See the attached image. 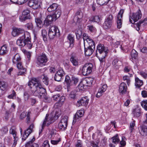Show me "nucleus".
I'll return each instance as SVG.
<instances>
[{
	"mask_svg": "<svg viewBox=\"0 0 147 147\" xmlns=\"http://www.w3.org/2000/svg\"><path fill=\"white\" fill-rule=\"evenodd\" d=\"M76 16L74 17V22L79 23L83 17V14L80 11H77L76 13Z\"/></svg>",
	"mask_w": 147,
	"mask_h": 147,
	"instance_id": "20",
	"label": "nucleus"
},
{
	"mask_svg": "<svg viewBox=\"0 0 147 147\" xmlns=\"http://www.w3.org/2000/svg\"><path fill=\"white\" fill-rule=\"evenodd\" d=\"M68 117L67 116L63 117L58 124L59 129H66L67 125Z\"/></svg>",
	"mask_w": 147,
	"mask_h": 147,
	"instance_id": "12",
	"label": "nucleus"
},
{
	"mask_svg": "<svg viewBox=\"0 0 147 147\" xmlns=\"http://www.w3.org/2000/svg\"><path fill=\"white\" fill-rule=\"evenodd\" d=\"M62 105L59 102H58L55 103L54 105V108L55 109H59V107H61L62 106Z\"/></svg>",
	"mask_w": 147,
	"mask_h": 147,
	"instance_id": "56",
	"label": "nucleus"
},
{
	"mask_svg": "<svg viewBox=\"0 0 147 147\" xmlns=\"http://www.w3.org/2000/svg\"><path fill=\"white\" fill-rule=\"evenodd\" d=\"M48 59L46 55L43 53L40 54L36 57V64L39 67L45 66L48 61Z\"/></svg>",
	"mask_w": 147,
	"mask_h": 147,
	"instance_id": "4",
	"label": "nucleus"
},
{
	"mask_svg": "<svg viewBox=\"0 0 147 147\" xmlns=\"http://www.w3.org/2000/svg\"><path fill=\"white\" fill-rule=\"evenodd\" d=\"M33 94L39 98H44L46 93L45 89L42 87L40 82L37 79L33 78L28 83Z\"/></svg>",
	"mask_w": 147,
	"mask_h": 147,
	"instance_id": "2",
	"label": "nucleus"
},
{
	"mask_svg": "<svg viewBox=\"0 0 147 147\" xmlns=\"http://www.w3.org/2000/svg\"><path fill=\"white\" fill-rule=\"evenodd\" d=\"M76 147H81L83 146L82 144L81 140H78L77 144L76 145Z\"/></svg>",
	"mask_w": 147,
	"mask_h": 147,
	"instance_id": "61",
	"label": "nucleus"
},
{
	"mask_svg": "<svg viewBox=\"0 0 147 147\" xmlns=\"http://www.w3.org/2000/svg\"><path fill=\"white\" fill-rule=\"evenodd\" d=\"M9 132L11 134L13 135L14 139L13 145L16 146L17 144V141L18 140V137L17 136V132L15 129H10Z\"/></svg>",
	"mask_w": 147,
	"mask_h": 147,
	"instance_id": "21",
	"label": "nucleus"
},
{
	"mask_svg": "<svg viewBox=\"0 0 147 147\" xmlns=\"http://www.w3.org/2000/svg\"><path fill=\"white\" fill-rule=\"evenodd\" d=\"M86 42L88 44V46H95V44L94 41L90 37L88 38L86 41Z\"/></svg>",
	"mask_w": 147,
	"mask_h": 147,
	"instance_id": "42",
	"label": "nucleus"
},
{
	"mask_svg": "<svg viewBox=\"0 0 147 147\" xmlns=\"http://www.w3.org/2000/svg\"><path fill=\"white\" fill-rule=\"evenodd\" d=\"M20 131L21 135H22V141H24L26 139L30 134L32 132V129H26L23 133L22 132V129H20Z\"/></svg>",
	"mask_w": 147,
	"mask_h": 147,
	"instance_id": "15",
	"label": "nucleus"
},
{
	"mask_svg": "<svg viewBox=\"0 0 147 147\" xmlns=\"http://www.w3.org/2000/svg\"><path fill=\"white\" fill-rule=\"evenodd\" d=\"M7 88V86L5 83L3 81H0V88L3 91L5 90Z\"/></svg>",
	"mask_w": 147,
	"mask_h": 147,
	"instance_id": "39",
	"label": "nucleus"
},
{
	"mask_svg": "<svg viewBox=\"0 0 147 147\" xmlns=\"http://www.w3.org/2000/svg\"><path fill=\"white\" fill-rule=\"evenodd\" d=\"M35 140L34 138L31 140L27 142L26 144V147H38V145L36 143H33Z\"/></svg>",
	"mask_w": 147,
	"mask_h": 147,
	"instance_id": "26",
	"label": "nucleus"
},
{
	"mask_svg": "<svg viewBox=\"0 0 147 147\" xmlns=\"http://www.w3.org/2000/svg\"><path fill=\"white\" fill-rule=\"evenodd\" d=\"M70 61L74 66H78L79 65V60L77 56L75 55H71Z\"/></svg>",
	"mask_w": 147,
	"mask_h": 147,
	"instance_id": "17",
	"label": "nucleus"
},
{
	"mask_svg": "<svg viewBox=\"0 0 147 147\" xmlns=\"http://www.w3.org/2000/svg\"><path fill=\"white\" fill-rule=\"evenodd\" d=\"M127 86L125 83H121L119 85V90L120 93L123 94L126 92Z\"/></svg>",
	"mask_w": 147,
	"mask_h": 147,
	"instance_id": "18",
	"label": "nucleus"
},
{
	"mask_svg": "<svg viewBox=\"0 0 147 147\" xmlns=\"http://www.w3.org/2000/svg\"><path fill=\"white\" fill-rule=\"evenodd\" d=\"M42 81L43 83L46 85H47L48 84V78L43 76L42 77Z\"/></svg>",
	"mask_w": 147,
	"mask_h": 147,
	"instance_id": "51",
	"label": "nucleus"
},
{
	"mask_svg": "<svg viewBox=\"0 0 147 147\" xmlns=\"http://www.w3.org/2000/svg\"><path fill=\"white\" fill-rule=\"evenodd\" d=\"M96 56L99 59L100 62H101L100 56H101V44H99L97 47L96 51Z\"/></svg>",
	"mask_w": 147,
	"mask_h": 147,
	"instance_id": "25",
	"label": "nucleus"
},
{
	"mask_svg": "<svg viewBox=\"0 0 147 147\" xmlns=\"http://www.w3.org/2000/svg\"><path fill=\"white\" fill-rule=\"evenodd\" d=\"M65 82L66 83L68 87L72 85V82L70 79L69 76H66L65 77Z\"/></svg>",
	"mask_w": 147,
	"mask_h": 147,
	"instance_id": "41",
	"label": "nucleus"
},
{
	"mask_svg": "<svg viewBox=\"0 0 147 147\" xmlns=\"http://www.w3.org/2000/svg\"><path fill=\"white\" fill-rule=\"evenodd\" d=\"M78 78L74 77H72V80L71 81V82H72V85L73 84H76L78 82Z\"/></svg>",
	"mask_w": 147,
	"mask_h": 147,
	"instance_id": "57",
	"label": "nucleus"
},
{
	"mask_svg": "<svg viewBox=\"0 0 147 147\" xmlns=\"http://www.w3.org/2000/svg\"><path fill=\"white\" fill-rule=\"evenodd\" d=\"M100 19L98 16H96L93 17L92 21L96 22H98L100 21Z\"/></svg>",
	"mask_w": 147,
	"mask_h": 147,
	"instance_id": "63",
	"label": "nucleus"
},
{
	"mask_svg": "<svg viewBox=\"0 0 147 147\" xmlns=\"http://www.w3.org/2000/svg\"><path fill=\"white\" fill-rule=\"evenodd\" d=\"M35 22L37 27L40 28L42 26V21L40 18L37 17L35 18Z\"/></svg>",
	"mask_w": 147,
	"mask_h": 147,
	"instance_id": "37",
	"label": "nucleus"
},
{
	"mask_svg": "<svg viewBox=\"0 0 147 147\" xmlns=\"http://www.w3.org/2000/svg\"><path fill=\"white\" fill-rule=\"evenodd\" d=\"M12 34L13 36L22 35L17 40L16 43L18 45L22 47L26 46L29 49L32 48V44L31 42V37L29 32H24L20 28H14L12 31Z\"/></svg>",
	"mask_w": 147,
	"mask_h": 147,
	"instance_id": "1",
	"label": "nucleus"
},
{
	"mask_svg": "<svg viewBox=\"0 0 147 147\" xmlns=\"http://www.w3.org/2000/svg\"><path fill=\"white\" fill-rule=\"evenodd\" d=\"M53 115L55 119H57L61 115V111L59 109H55L51 114Z\"/></svg>",
	"mask_w": 147,
	"mask_h": 147,
	"instance_id": "27",
	"label": "nucleus"
},
{
	"mask_svg": "<svg viewBox=\"0 0 147 147\" xmlns=\"http://www.w3.org/2000/svg\"><path fill=\"white\" fill-rule=\"evenodd\" d=\"M126 144V142L124 140H121L119 143V147H123Z\"/></svg>",
	"mask_w": 147,
	"mask_h": 147,
	"instance_id": "60",
	"label": "nucleus"
},
{
	"mask_svg": "<svg viewBox=\"0 0 147 147\" xmlns=\"http://www.w3.org/2000/svg\"><path fill=\"white\" fill-rule=\"evenodd\" d=\"M143 22L141 20L138 23L135 24V27L137 31H139L140 28L144 27L146 25V23Z\"/></svg>",
	"mask_w": 147,
	"mask_h": 147,
	"instance_id": "24",
	"label": "nucleus"
},
{
	"mask_svg": "<svg viewBox=\"0 0 147 147\" xmlns=\"http://www.w3.org/2000/svg\"><path fill=\"white\" fill-rule=\"evenodd\" d=\"M59 7L57 4L53 3L48 7L47 11L49 12H51L55 11Z\"/></svg>",
	"mask_w": 147,
	"mask_h": 147,
	"instance_id": "29",
	"label": "nucleus"
},
{
	"mask_svg": "<svg viewBox=\"0 0 147 147\" xmlns=\"http://www.w3.org/2000/svg\"><path fill=\"white\" fill-rule=\"evenodd\" d=\"M61 13V9L58 8L55 12V13L53 14V17L56 19L59 18Z\"/></svg>",
	"mask_w": 147,
	"mask_h": 147,
	"instance_id": "33",
	"label": "nucleus"
},
{
	"mask_svg": "<svg viewBox=\"0 0 147 147\" xmlns=\"http://www.w3.org/2000/svg\"><path fill=\"white\" fill-rule=\"evenodd\" d=\"M67 38L69 42V47H72L74 46L73 43L74 40V37L71 34H69L67 36Z\"/></svg>",
	"mask_w": 147,
	"mask_h": 147,
	"instance_id": "34",
	"label": "nucleus"
},
{
	"mask_svg": "<svg viewBox=\"0 0 147 147\" xmlns=\"http://www.w3.org/2000/svg\"><path fill=\"white\" fill-rule=\"evenodd\" d=\"M62 78H63L58 75V74H55L54 77L55 80V81L59 82L61 80Z\"/></svg>",
	"mask_w": 147,
	"mask_h": 147,
	"instance_id": "53",
	"label": "nucleus"
},
{
	"mask_svg": "<svg viewBox=\"0 0 147 147\" xmlns=\"http://www.w3.org/2000/svg\"><path fill=\"white\" fill-rule=\"evenodd\" d=\"M43 147H50V145L48 140L45 141L42 145Z\"/></svg>",
	"mask_w": 147,
	"mask_h": 147,
	"instance_id": "62",
	"label": "nucleus"
},
{
	"mask_svg": "<svg viewBox=\"0 0 147 147\" xmlns=\"http://www.w3.org/2000/svg\"><path fill=\"white\" fill-rule=\"evenodd\" d=\"M89 99L87 96L83 97L80 100L78 101V104L79 106H86L88 103Z\"/></svg>",
	"mask_w": 147,
	"mask_h": 147,
	"instance_id": "16",
	"label": "nucleus"
},
{
	"mask_svg": "<svg viewBox=\"0 0 147 147\" xmlns=\"http://www.w3.org/2000/svg\"><path fill=\"white\" fill-rule=\"evenodd\" d=\"M25 27L28 29L32 30L33 28V25L32 23H28L25 25Z\"/></svg>",
	"mask_w": 147,
	"mask_h": 147,
	"instance_id": "52",
	"label": "nucleus"
},
{
	"mask_svg": "<svg viewBox=\"0 0 147 147\" xmlns=\"http://www.w3.org/2000/svg\"><path fill=\"white\" fill-rule=\"evenodd\" d=\"M135 85L136 88H140L143 85L142 81L137 77L135 78Z\"/></svg>",
	"mask_w": 147,
	"mask_h": 147,
	"instance_id": "31",
	"label": "nucleus"
},
{
	"mask_svg": "<svg viewBox=\"0 0 147 147\" xmlns=\"http://www.w3.org/2000/svg\"><path fill=\"white\" fill-rule=\"evenodd\" d=\"M91 144L93 147H98V143L97 142L92 141Z\"/></svg>",
	"mask_w": 147,
	"mask_h": 147,
	"instance_id": "64",
	"label": "nucleus"
},
{
	"mask_svg": "<svg viewBox=\"0 0 147 147\" xmlns=\"http://www.w3.org/2000/svg\"><path fill=\"white\" fill-rule=\"evenodd\" d=\"M124 10L121 9L118 13L117 17V27L119 28H120L121 27L122 20L121 18L123 17V14L124 13Z\"/></svg>",
	"mask_w": 147,
	"mask_h": 147,
	"instance_id": "11",
	"label": "nucleus"
},
{
	"mask_svg": "<svg viewBox=\"0 0 147 147\" xmlns=\"http://www.w3.org/2000/svg\"><path fill=\"white\" fill-rule=\"evenodd\" d=\"M141 104L144 109L146 111H147V100L142 101L141 102Z\"/></svg>",
	"mask_w": 147,
	"mask_h": 147,
	"instance_id": "46",
	"label": "nucleus"
},
{
	"mask_svg": "<svg viewBox=\"0 0 147 147\" xmlns=\"http://www.w3.org/2000/svg\"><path fill=\"white\" fill-rule=\"evenodd\" d=\"M123 80H126L127 83L128 85H129L130 82V80L129 77L128 76H125L123 77Z\"/></svg>",
	"mask_w": 147,
	"mask_h": 147,
	"instance_id": "49",
	"label": "nucleus"
},
{
	"mask_svg": "<svg viewBox=\"0 0 147 147\" xmlns=\"http://www.w3.org/2000/svg\"><path fill=\"white\" fill-rule=\"evenodd\" d=\"M132 61L134 63H136L138 60V53L134 49H133L131 53Z\"/></svg>",
	"mask_w": 147,
	"mask_h": 147,
	"instance_id": "23",
	"label": "nucleus"
},
{
	"mask_svg": "<svg viewBox=\"0 0 147 147\" xmlns=\"http://www.w3.org/2000/svg\"><path fill=\"white\" fill-rule=\"evenodd\" d=\"M142 14L141 11L139 10L136 13H133L132 15L129 17V21L132 24L134 23L138 20L141 18Z\"/></svg>",
	"mask_w": 147,
	"mask_h": 147,
	"instance_id": "8",
	"label": "nucleus"
},
{
	"mask_svg": "<svg viewBox=\"0 0 147 147\" xmlns=\"http://www.w3.org/2000/svg\"><path fill=\"white\" fill-rule=\"evenodd\" d=\"M112 22L105 20L103 24V28L105 29H108L111 27Z\"/></svg>",
	"mask_w": 147,
	"mask_h": 147,
	"instance_id": "35",
	"label": "nucleus"
},
{
	"mask_svg": "<svg viewBox=\"0 0 147 147\" xmlns=\"http://www.w3.org/2000/svg\"><path fill=\"white\" fill-rule=\"evenodd\" d=\"M94 79L91 77L88 78L83 80L78 86L80 90H83L87 88V86H90Z\"/></svg>",
	"mask_w": 147,
	"mask_h": 147,
	"instance_id": "3",
	"label": "nucleus"
},
{
	"mask_svg": "<svg viewBox=\"0 0 147 147\" xmlns=\"http://www.w3.org/2000/svg\"><path fill=\"white\" fill-rule=\"evenodd\" d=\"M76 37L78 39L80 38L82 35V32L80 29H79L76 32Z\"/></svg>",
	"mask_w": 147,
	"mask_h": 147,
	"instance_id": "47",
	"label": "nucleus"
},
{
	"mask_svg": "<svg viewBox=\"0 0 147 147\" xmlns=\"http://www.w3.org/2000/svg\"><path fill=\"white\" fill-rule=\"evenodd\" d=\"M109 51L108 48L105 47L104 45H102V63H103V62L104 61V60H103V58L104 59L107 55V54Z\"/></svg>",
	"mask_w": 147,
	"mask_h": 147,
	"instance_id": "22",
	"label": "nucleus"
},
{
	"mask_svg": "<svg viewBox=\"0 0 147 147\" xmlns=\"http://www.w3.org/2000/svg\"><path fill=\"white\" fill-rule=\"evenodd\" d=\"M55 119L53 115L51 114L49 117V115L47 114L43 123L42 125V129H43L45 127V126H48L50 124L53 123Z\"/></svg>",
	"mask_w": 147,
	"mask_h": 147,
	"instance_id": "6",
	"label": "nucleus"
},
{
	"mask_svg": "<svg viewBox=\"0 0 147 147\" xmlns=\"http://www.w3.org/2000/svg\"><path fill=\"white\" fill-rule=\"evenodd\" d=\"M95 46H88L87 48H85V54L86 56H90L91 55L95 49Z\"/></svg>",
	"mask_w": 147,
	"mask_h": 147,
	"instance_id": "19",
	"label": "nucleus"
},
{
	"mask_svg": "<svg viewBox=\"0 0 147 147\" xmlns=\"http://www.w3.org/2000/svg\"><path fill=\"white\" fill-rule=\"evenodd\" d=\"M56 19L53 17V14L52 16H47L45 20V22L48 24H50L52 22L55 21Z\"/></svg>",
	"mask_w": 147,
	"mask_h": 147,
	"instance_id": "36",
	"label": "nucleus"
},
{
	"mask_svg": "<svg viewBox=\"0 0 147 147\" xmlns=\"http://www.w3.org/2000/svg\"><path fill=\"white\" fill-rule=\"evenodd\" d=\"M65 97L64 96H62L59 98V100L58 102L63 105L65 101Z\"/></svg>",
	"mask_w": 147,
	"mask_h": 147,
	"instance_id": "59",
	"label": "nucleus"
},
{
	"mask_svg": "<svg viewBox=\"0 0 147 147\" xmlns=\"http://www.w3.org/2000/svg\"><path fill=\"white\" fill-rule=\"evenodd\" d=\"M84 113V111L81 109L77 111L74 116V118L72 123L73 125L79 121V118L83 116Z\"/></svg>",
	"mask_w": 147,
	"mask_h": 147,
	"instance_id": "13",
	"label": "nucleus"
},
{
	"mask_svg": "<svg viewBox=\"0 0 147 147\" xmlns=\"http://www.w3.org/2000/svg\"><path fill=\"white\" fill-rule=\"evenodd\" d=\"M93 65L92 63L86 64L82 68V73L83 75L86 76L90 74L92 72Z\"/></svg>",
	"mask_w": 147,
	"mask_h": 147,
	"instance_id": "7",
	"label": "nucleus"
},
{
	"mask_svg": "<svg viewBox=\"0 0 147 147\" xmlns=\"http://www.w3.org/2000/svg\"><path fill=\"white\" fill-rule=\"evenodd\" d=\"M21 58L18 53H16L12 58V62L13 64H16V63L20 62Z\"/></svg>",
	"mask_w": 147,
	"mask_h": 147,
	"instance_id": "28",
	"label": "nucleus"
},
{
	"mask_svg": "<svg viewBox=\"0 0 147 147\" xmlns=\"http://www.w3.org/2000/svg\"><path fill=\"white\" fill-rule=\"evenodd\" d=\"M59 30L57 27L55 26H51L49 29L48 36L50 40H53L57 36V33L59 35Z\"/></svg>",
	"mask_w": 147,
	"mask_h": 147,
	"instance_id": "5",
	"label": "nucleus"
},
{
	"mask_svg": "<svg viewBox=\"0 0 147 147\" xmlns=\"http://www.w3.org/2000/svg\"><path fill=\"white\" fill-rule=\"evenodd\" d=\"M133 113L134 117H138L140 116L141 115V113L140 109H136L134 110Z\"/></svg>",
	"mask_w": 147,
	"mask_h": 147,
	"instance_id": "40",
	"label": "nucleus"
},
{
	"mask_svg": "<svg viewBox=\"0 0 147 147\" xmlns=\"http://www.w3.org/2000/svg\"><path fill=\"white\" fill-rule=\"evenodd\" d=\"M8 52L7 46L4 45L2 46L0 49V55H3L6 54Z\"/></svg>",
	"mask_w": 147,
	"mask_h": 147,
	"instance_id": "32",
	"label": "nucleus"
},
{
	"mask_svg": "<svg viewBox=\"0 0 147 147\" xmlns=\"http://www.w3.org/2000/svg\"><path fill=\"white\" fill-rule=\"evenodd\" d=\"M113 20V17L112 15L110 14L107 16L105 20H107L108 21H109L112 22Z\"/></svg>",
	"mask_w": 147,
	"mask_h": 147,
	"instance_id": "54",
	"label": "nucleus"
},
{
	"mask_svg": "<svg viewBox=\"0 0 147 147\" xmlns=\"http://www.w3.org/2000/svg\"><path fill=\"white\" fill-rule=\"evenodd\" d=\"M28 5L34 9L39 8L40 5L37 0H30L28 2Z\"/></svg>",
	"mask_w": 147,
	"mask_h": 147,
	"instance_id": "14",
	"label": "nucleus"
},
{
	"mask_svg": "<svg viewBox=\"0 0 147 147\" xmlns=\"http://www.w3.org/2000/svg\"><path fill=\"white\" fill-rule=\"evenodd\" d=\"M30 11L28 9L24 10L22 12V15L19 17L20 21L21 22H24L26 20L30 19Z\"/></svg>",
	"mask_w": 147,
	"mask_h": 147,
	"instance_id": "9",
	"label": "nucleus"
},
{
	"mask_svg": "<svg viewBox=\"0 0 147 147\" xmlns=\"http://www.w3.org/2000/svg\"><path fill=\"white\" fill-rule=\"evenodd\" d=\"M139 132L142 136H147V129H140Z\"/></svg>",
	"mask_w": 147,
	"mask_h": 147,
	"instance_id": "45",
	"label": "nucleus"
},
{
	"mask_svg": "<svg viewBox=\"0 0 147 147\" xmlns=\"http://www.w3.org/2000/svg\"><path fill=\"white\" fill-rule=\"evenodd\" d=\"M111 140H112V142L115 144H118L120 141L118 137V135L117 134L113 137L111 138Z\"/></svg>",
	"mask_w": 147,
	"mask_h": 147,
	"instance_id": "38",
	"label": "nucleus"
},
{
	"mask_svg": "<svg viewBox=\"0 0 147 147\" xmlns=\"http://www.w3.org/2000/svg\"><path fill=\"white\" fill-rule=\"evenodd\" d=\"M88 30L91 32H94L96 31V30L95 28L92 26L90 25L87 26Z\"/></svg>",
	"mask_w": 147,
	"mask_h": 147,
	"instance_id": "55",
	"label": "nucleus"
},
{
	"mask_svg": "<svg viewBox=\"0 0 147 147\" xmlns=\"http://www.w3.org/2000/svg\"><path fill=\"white\" fill-rule=\"evenodd\" d=\"M60 96L59 94L54 95L52 97L53 99V100L57 101V100L60 98Z\"/></svg>",
	"mask_w": 147,
	"mask_h": 147,
	"instance_id": "58",
	"label": "nucleus"
},
{
	"mask_svg": "<svg viewBox=\"0 0 147 147\" xmlns=\"http://www.w3.org/2000/svg\"><path fill=\"white\" fill-rule=\"evenodd\" d=\"M114 67L116 69L119 68V66L122 64L121 62L119 61L118 59L114 60L112 63Z\"/></svg>",
	"mask_w": 147,
	"mask_h": 147,
	"instance_id": "30",
	"label": "nucleus"
},
{
	"mask_svg": "<svg viewBox=\"0 0 147 147\" xmlns=\"http://www.w3.org/2000/svg\"><path fill=\"white\" fill-rule=\"evenodd\" d=\"M83 36L84 44L85 45V44L86 43V41L87 40V39L90 38V37L88 36L87 34L86 33H84L83 34Z\"/></svg>",
	"mask_w": 147,
	"mask_h": 147,
	"instance_id": "50",
	"label": "nucleus"
},
{
	"mask_svg": "<svg viewBox=\"0 0 147 147\" xmlns=\"http://www.w3.org/2000/svg\"><path fill=\"white\" fill-rule=\"evenodd\" d=\"M107 139L106 137H105L102 140V147H106L107 145Z\"/></svg>",
	"mask_w": 147,
	"mask_h": 147,
	"instance_id": "48",
	"label": "nucleus"
},
{
	"mask_svg": "<svg viewBox=\"0 0 147 147\" xmlns=\"http://www.w3.org/2000/svg\"><path fill=\"white\" fill-rule=\"evenodd\" d=\"M16 67L19 69V72L18 73L17 76H22L24 75L26 72V69L23 67L21 62H20L16 64Z\"/></svg>",
	"mask_w": 147,
	"mask_h": 147,
	"instance_id": "10",
	"label": "nucleus"
},
{
	"mask_svg": "<svg viewBox=\"0 0 147 147\" xmlns=\"http://www.w3.org/2000/svg\"><path fill=\"white\" fill-rule=\"evenodd\" d=\"M58 75L61 76V77L63 78V77L65 75V73L63 70L62 69H59L57 72L56 73Z\"/></svg>",
	"mask_w": 147,
	"mask_h": 147,
	"instance_id": "44",
	"label": "nucleus"
},
{
	"mask_svg": "<svg viewBox=\"0 0 147 147\" xmlns=\"http://www.w3.org/2000/svg\"><path fill=\"white\" fill-rule=\"evenodd\" d=\"M42 36L43 37V40L45 41H47V33L46 31L45 30H43L42 32Z\"/></svg>",
	"mask_w": 147,
	"mask_h": 147,
	"instance_id": "43",
	"label": "nucleus"
}]
</instances>
